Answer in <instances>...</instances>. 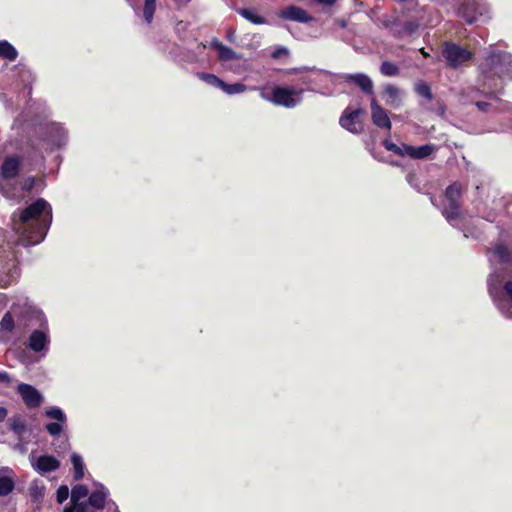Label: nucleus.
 <instances>
[{"label": "nucleus", "mask_w": 512, "mask_h": 512, "mask_svg": "<svg viewBox=\"0 0 512 512\" xmlns=\"http://www.w3.org/2000/svg\"><path fill=\"white\" fill-rule=\"evenodd\" d=\"M344 82L358 86L361 89V91L367 95L374 94L373 82L366 74H346L344 76Z\"/></svg>", "instance_id": "nucleus-12"}, {"label": "nucleus", "mask_w": 512, "mask_h": 512, "mask_svg": "<svg viewBox=\"0 0 512 512\" xmlns=\"http://www.w3.org/2000/svg\"><path fill=\"white\" fill-rule=\"evenodd\" d=\"M212 47L218 51V58L222 61H229L236 58L235 52L230 47L225 46L218 40L211 43Z\"/></svg>", "instance_id": "nucleus-21"}, {"label": "nucleus", "mask_w": 512, "mask_h": 512, "mask_svg": "<svg viewBox=\"0 0 512 512\" xmlns=\"http://www.w3.org/2000/svg\"><path fill=\"white\" fill-rule=\"evenodd\" d=\"M14 328V320L12 318V315L10 312H7L1 322H0V329L1 331H5V332H11Z\"/></svg>", "instance_id": "nucleus-38"}, {"label": "nucleus", "mask_w": 512, "mask_h": 512, "mask_svg": "<svg viewBox=\"0 0 512 512\" xmlns=\"http://www.w3.org/2000/svg\"><path fill=\"white\" fill-rule=\"evenodd\" d=\"M434 149L435 147L432 144H425L419 147L404 144L405 155L412 159H425L432 154Z\"/></svg>", "instance_id": "nucleus-17"}, {"label": "nucleus", "mask_w": 512, "mask_h": 512, "mask_svg": "<svg viewBox=\"0 0 512 512\" xmlns=\"http://www.w3.org/2000/svg\"><path fill=\"white\" fill-rule=\"evenodd\" d=\"M399 67L390 61H383L380 65V73L384 76L393 77L399 74Z\"/></svg>", "instance_id": "nucleus-31"}, {"label": "nucleus", "mask_w": 512, "mask_h": 512, "mask_svg": "<svg viewBox=\"0 0 512 512\" xmlns=\"http://www.w3.org/2000/svg\"><path fill=\"white\" fill-rule=\"evenodd\" d=\"M488 291L498 310L507 318H512V280L505 282L503 289L489 284Z\"/></svg>", "instance_id": "nucleus-6"}, {"label": "nucleus", "mask_w": 512, "mask_h": 512, "mask_svg": "<svg viewBox=\"0 0 512 512\" xmlns=\"http://www.w3.org/2000/svg\"><path fill=\"white\" fill-rule=\"evenodd\" d=\"M421 52H422V54L424 55V57H427V56L429 55L428 53H426V52L424 51V49H421Z\"/></svg>", "instance_id": "nucleus-51"}, {"label": "nucleus", "mask_w": 512, "mask_h": 512, "mask_svg": "<svg viewBox=\"0 0 512 512\" xmlns=\"http://www.w3.org/2000/svg\"><path fill=\"white\" fill-rule=\"evenodd\" d=\"M288 54V50L284 47H281L279 49H276L273 53H272V57L275 58V59H278L280 58L282 55H287Z\"/></svg>", "instance_id": "nucleus-45"}, {"label": "nucleus", "mask_w": 512, "mask_h": 512, "mask_svg": "<svg viewBox=\"0 0 512 512\" xmlns=\"http://www.w3.org/2000/svg\"><path fill=\"white\" fill-rule=\"evenodd\" d=\"M60 467V461L52 455H44L38 457L35 463V469L40 474L53 472Z\"/></svg>", "instance_id": "nucleus-16"}, {"label": "nucleus", "mask_w": 512, "mask_h": 512, "mask_svg": "<svg viewBox=\"0 0 512 512\" xmlns=\"http://www.w3.org/2000/svg\"><path fill=\"white\" fill-rule=\"evenodd\" d=\"M106 497L107 494L104 491L96 490L89 494L86 502L95 509H103L106 504Z\"/></svg>", "instance_id": "nucleus-23"}, {"label": "nucleus", "mask_w": 512, "mask_h": 512, "mask_svg": "<svg viewBox=\"0 0 512 512\" xmlns=\"http://www.w3.org/2000/svg\"><path fill=\"white\" fill-rule=\"evenodd\" d=\"M364 113L365 111L362 108L351 110L348 107L343 111L339 119V124L347 131L353 134H359L363 131V124L359 120V117Z\"/></svg>", "instance_id": "nucleus-9"}, {"label": "nucleus", "mask_w": 512, "mask_h": 512, "mask_svg": "<svg viewBox=\"0 0 512 512\" xmlns=\"http://www.w3.org/2000/svg\"><path fill=\"white\" fill-rule=\"evenodd\" d=\"M28 459L32 462V453L28 455Z\"/></svg>", "instance_id": "nucleus-52"}, {"label": "nucleus", "mask_w": 512, "mask_h": 512, "mask_svg": "<svg viewBox=\"0 0 512 512\" xmlns=\"http://www.w3.org/2000/svg\"><path fill=\"white\" fill-rule=\"evenodd\" d=\"M384 94L391 102H394L399 97V89L396 86L389 84L385 87Z\"/></svg>", "instance_id": "nucleus-41"}, {"label": "nucleus", "mask_w": 512, "mask_h": 512, "mask_svg": "<svg viewBox=\"0 0 512 512\" xmlns=\"http://www.w3.org/2000/svg\"><path fill=\"white\" fill-rule=\"evenodd\" d=\"M50 109L42 100H34V171L44 172V153L63 148L68 141L65 127L49 120Z\"/></svg>", "instance_id": "nucleus-1"}, {"label": "nucleus", "mask_w": 512, "mask_h": 512, "mask_svg": "<svg viewBox=\"0 0 512 512\" xmlns=\"http://www.w3.org/2000/svg\"><path fill=\"white\" fill-rule=\"evenodd\" d=\"M20 161L16 157H8L2 164V175L4 178H14L19 171Z\"/></svg>", "instance_id": "nucleus-19"}, {"label": "nucleus", "mask_w": 512, "mask_h": 512, "mask_svg": "<svg viewBox=\"0 0 512 512\" xmlns=\"http://www.w3.org/2000/svg\"><path fill=\"white\" fill-rule=\"evenodd\" d=\"M18 392L22 396L27 407H32V385L29 384H19Z\"/></svg>", "instance_id": "nucleus-33"}, {"label": "nucleus", "mask_w": 512, "mask_h": 512, "mask_svg": "<svg viewBox=\"0 0 512 512\" xmlns=\"http://www.w3.org/2000/svg\"><path fill=\"white\" fill-rule=\"evenodd\" d=\"M442 55L447 61V65L454 69L464 62L470 61L473 57L471 51L451 41L443 43Z\"/></svg>", "instance_id": "nucleus-8"}, {"label": "nucleus", "mask_w": 512, "mask_h": 512, "mask_svg": "<svg viewBox=\"0 0 512 512\" xmlns=\"http://www.w3.org/2000/svg\"><path fill=\"white\" fill-rule=\"evenodd\" d=\"M26 345L28 348H32V335H30L26 341Z\"/></svg>", "instance_id": "nucleus-49"}, {"label": "nucleus", "mask_w": 512, "mask_h": 512, "mask_svg": "<svg viewBox=\"0 0 512 512\" xmlns=\"http://www.w3.org/2000/svg\"><path fill=\"white\" fill-rule=\"evenodd\" d=\"M9 429L21 439L28 431V418L22 414H15L8 419Z\"/></svg>", "instance_id": "nucleus-15"}, {"label": "nucleus", "mask_w": 512, "mask_h": 512, "mask_svg": "<svg viewBox=\"0 0 512 512\" xmlns=\"http://www.w3.org/2000/svg\"><path fill=\"white\" fill-rule=\"evenodd\" d=\"M66 422H51L46 424L45 428L51 436H58L63 431V425Z\"/></svg>", "instance_id": "nucleus-39"}, {"label": "nucleus", "mask_w": 512, "mask_h": 512, "mask_svg": "<svg viewBox=\"0 0 512 512\" xmlns=\"http://www.w3.org/2000/svg\"><path fill=\"white\" fill-rule=\"evenodd\" d=\"M43 402L42 394L34 388V408L39 407Z\"/></svg>", "instance_id": "nucleus-44"}, {"label": "nucleus", "mask_w": 512, "mask_h": 512, "mask_svg": "<svg viewBox=\"0 0 512 512\" xmlns=\"http://www.w3.org/2000/svg\"><path fill=\"white\" fill-rule=\"evenodd\" d=\"M385 27L390 30V33L393 37L397 39H402L406 36H412L415 34L420 24L417 20H408L401 24L398 20H394L388 23H385Z\"/></svg>", "instance_id": "nucleus-10"}, {"label": "nucleus", "mask_w": 512, "mask_h": 512, "mask_svg": "<svg viewBox=\"0 0 512 512\" xmlns=\"http://www.w3.org/2000/svg\"><path fill=\"white\" fill-rule=\"evenodd\" d=\"M34 325L41 329H34V362L38 361L35 354L49 350V335L47 329V319L45 314L34 307Z\"/></svg>", "instance_id": "nucleus-7"}, {"label": "nucleus", "mask_w": 512, "mask_h": 512, "mask_svg": "<svg viewBox=\"0 0 512 512\" xmlns=\"http://www.w3.org/2000/svg\"><path fill=\"white\" fill-rule=\"evenodd\" d=\"M52 207L43 198L34 199V246L41 243L52 224Z\"/></svg>", "instance_id": "nucleus-3"}, {"label": "nucleus", "mask_w": 512, "mask_h": 512, "mask_svg": "<svg viewBox=\"0 0 512 512\" xmlns=\"http://www.w3.org/2000/svg\"><path fill=\"white\" fill-rule=\"evenodd\" d=\"M19 449H20L22 452L26 451V447H25L24 445H19Z\"/></svg>", "instance_id": "nucleus-50"}, {"label": "nucleus", "mask_w": 512, "mask_h": 512, "mask_svg": "<svg viewBox=\"0 0 512 512\" xmlns=\"http://www.w3.org/2000/svg\"><path fill=\"white\" fill-rule=\"evenodd\" d=\"M414 92L418 96L426 99L427 101L433 100V93H432L431 87L427 82H425L423 80H420L415 83Z\"/></svg>", "instance_id": "nucleus-26"}, {"label": "nucleus", "mask_w": 512, "mask_h": 512, "mask_svg": "<svg viewBox=\"0 0 512 512\" xmlns=\"http://www.w3.org/2000/svg\"><path fill=\"white\" fill-rule=\"evenodd\" d=\"M0 56L9 61H14L17 58V51L7 41H1L0 42Z\"/></svg>", "instance_id": "nucleus-28"}, {"label": "nucleus", "mask_w": 512, "mask_h": 512, "mask_svg": "<svg viewBox=\"0 0 512 512\" xmlns=\"http://www.w3.org/2000/svg\"><path fill=\"white\" fill-rule=\"evenodd\" d=\"M12 229L17 235V243L29 247L32 244V204L12 214Z\"/></svg>", "instance_id": "nucleus-4"}, {"label": "nucleus", "mask_w": 512, "mask_h": 512, "mask_svg": "<svg viewBox=\"0 0 512 512\" xmlns=\"http://www.w3.org/2000/svg\"><path fill=\"white\" fill-rule=\"evenodd\" d=\"M156 10V0H145L143 7V17L147 24H151Z\"/></svg>", "instance_id": "nucleus-29"}, {"label": "nucleus", "mask_w": 512, "mask_h": 512, "mask_svg": "<svg viewBox=\"0 0 512 512\" xmlns=\"http://www.w3.org/2000/svg\"><path fill=\"white\" fill-rule=\"evenodd\" d=\"M475 106L478 108L479 111L482 112H489L491 108V104L484 101L475 102Z\"/></svg>", "instance_id": "nucleus-43"}, {"label": "nucleus", "mask_w": 512, "mask_h": 512, "mask_svg": "<svg viewBox=\"0 0 512 512\" xmlns=\"http://www.w3.org/2000/svg\"><path fill=\"white\" fill-rule=\"evenodd\" d=\"M0 382H10L9 374L6 372H0Z\"/></svg>", "instance_id": "nucleus-46"}, {"label": "nucleus", "mask_w": 512, "mask_h": 512, "mask_svg": "<svg viewBox=\"0 0 512 512\" xmlns=\"http://www.w3.org/2000/svg\"><path fill=\"white\" fill-rule=\"evenodd\" d=\"M382 145L387 151L393 152L394 154L398 156H404L405 150H404V144L402 147H399L397 144L392 142L390 139H384L382 142Z\"/></svg>", "instance_id": "nucleus-37"}, {"label": "nucleus", "mask_w": 512, "mask_h": 512, "mask_svg": "<svg viewBox=\"0 0 512 512\" xmlns=\"http://www.w3.org/2000/svg\"><path fill=\"white\" fill-rule=\"evenodd\" d=\"M7 467H0V496H7L14 489V480L11 476L4 473H11Z\"/></svg>", "instance_id": "nucleus-18"}, {"label": "nucleus", "mask_w": 512, "mask_h": 512, "mask_svg": "<svg viewBox=\"0 0 512 512\" xmlns=\"http://www.w3.org/2000/svg\"><path fill=\"white\" fill-rule=\"evenodd\" d=\"M316 2L322 5L331 6L336 2V0H316Z\"/></svg>", "instance_id": "nucleus-48"}, {"label": "nucleus", "mask_w": 512, "mask_h": 512, "mask_svg": "<svg viewBox=\"0 0 512 512\" xmlns=\"http://www.w3.org/2000/svg\"><path fill=\"white\" fill-rule=\"evenodd\" d=\"M45 186L44 178L41 177H35L34 176V193H39L43 190Z\"/></svg>", "instance_id": "nucleus-42"}, {"label": "nucleus", "mask_w": 512, "mask_h": 512, "mask_svg": "<svg viewBox=\"0 0 512 512\" xmlns=\"http://www.w3.org/2000/svg\"><path fill=\"white\" fill-rule=\"evenodd\" d=\"M33 495H34V499H35L36 498V488L35 487H34Z\"/></svg>", "instance_id": "nucleus-53"}, {"label": "nucleus", "mask_w": 512, "mask_h": 512, "mask_svg": "<svg viewBox=\"0 0 512 512\" xmlns=\"http://www.w3.org/2000/svg\"><path fill=\"white\" fill-rule=\"evenodd\" d=\"M197 77L207 83L210 86L218 87L221 89V86L223 84V80L220 79L218 76L212 74V73H206V72H198Z\"/></svg>", "instance_id": "nucleus-30"}, {"label": "nucleus", "mask_w": 512, "mask_h": 512, "mask_svg": "<svg viewBox=\"0 0 512 512\" xmlns=\"http://www.w3.org/2000/svg\"><path fill=\"white\" fill-rule=\"evenodd\" d=\"M89 496V490L87 486L82 484L75 485L71 490L70 504L81 503L82 499Z\"/></svg>", "instance_id": "nucleus-25"}, {"label": "nucleus", "mask_w": 512, "mask_h": 512, "mask_svg": "<svg viewBox=\"0 0 512 512\" xmlns=\"http://www.w3.org/2000/svg\"><path fill=\"white\" fill-rule=\"evenodd\" d=\"M494 255L498 258L501 263H508L511 258L509 249L504 244H497L494 247Z\"/></svg>", "instance_id": "nucleus-32"}, {"label": "nucleus", "mask_w": 512, "mask_h": 512, "mask_svg": "<svg viewBox=\"0 0 512 512\" xmlns=\"http://www.w3.org/2000/svg\"><path fill=\"white\" fill-rule=\"evenodd\" d=\"M221 90L229 95L239 94L246 90V86L243 83L228 84L223 81Z\"/></svg>", "instance_id": "nucleus-34"}, {"label": "nucleus", "mask_w": 512, "mask_h": 512, "mask_svg": "<svg viewBox=\"0 0 512 512\" xmlns=\"http://www.w3.org/2000/svg\"><path fill=\"white\" fill-rule=\"evenodd\" d=\"M280 17L285 20L296 21L300 23H307L312 20V17L301 7L290 5L282 10Z\"/></svg>", "instance_id": "nucleus-14"}, {"label": "nucleus", "mask_w": 512, "mask_h": 512, "mask_svg": "<svg viewBox=\"0 0 512 512\" xmlns=\"http://www.w3.org/2000/svg\"><path fill=\"white\" fill-rule=\"evenodd\" d=\"M89 506L87 502L69 504L63 508V512H95Z\"/></svg>", "instance_id": "nucleus-36"}, {"label": "nucleus", "mask_w": 512, "mask_h": 512, "mask_svg": "<svg viewBox=\"0 0 512 512\" xmlns=\"http://www.w3.org/2000/svg\"><path fill=\"white\" fill-rule=\"evenodd\" d=\"M71 463L74 470V479L76 481L81 480L84 477V463L82 457L76 453H73L71 455Z\"/></svg>", "instance_id": "nucleus-27"}, {"label": "nucleus", "mask_w": 512, "mask_h": 512, "mask_svg": "<svg viewBox=\"0 0 512 512\" xmlns=\"http://www.w3.org/2000/svg\"><path fill=\"white\" fill-rule=\"evenodd\" d=\"M303 99V89L292 86H275L267 100L277 106L294 108Z\"/></svg>", "instance_id": "nucleus-5"}, {"label": "nucleus", "mask_w": 512, "mask_h": 512, "mask_svg": "<svg viewBox=\"0 0 512 512\" xmlns=\"http://www.w3.org/2000/svg\"><path fill=\"white\" fill-rule=\"evenodd\" d=\"M69 488L67 485H60L56 491V501L58 504L64 503L69 497Z\"/></svg>", "instance_id": "nucleus-40"}, {"label": "nucleus", "mask_w": 512, "mask_h": 512, "mask_svg": "<svg viewBox=\"0 0 512 512\" xmlns=\"http://www.w3.org/2000/svg\"><path fill=\"white\" fill-rule=\"evenodd\" d=\"M8 415V411L4 407H0V422L4 421Z\"/></svg>", "instance_id": "nucleus-47"}, {"label": "nucleus", "mask_w": 512, "mask_h": 512, "mask_svg": "<svg viewBox=\"0 0 512 512\" xmlns=\"http://www.w3.org/2000/svg\"><path fill=\"white\" fill-rule=\"evenodd\" d=\"M45 416L51 419H55L58 422H66L67 417L64 412L56 406L50 407L45 411Z\"/></svg>", "instance_id": "nucleus-35"}, {"label": "nucleus", "mask_w": 512, "mask_h": 512, "mask_svg": "<svg viewBox=\"0 0 512 512\" xmlns=\"http://www.w3.org/2000/svg\"><path fill=\"white\" fill-rule=\"evenodd\" d=\"M237 12L242 16L244 17L246 20H248L249 22L253 23V24H256V25H261V24H265L267 22L266 18L263 17V16H260L258 15L254 9H250V8H240L237 10Z\"/></svg>", "instance_id": "nucleus-24"}, {"label": "nucleus", "mask_w": 512, "mask_h": 512, "mask_svg": "<svg viewBox=\"0 0 512 512\" xmlns=\"http://www.w3.org/2000/svg\"><path fill=\"white\" fill-rule=\"evenodd\" d=\"M461 204L448 203V205L442 211L443 216L447 222L454 226V222L461 216Z\"/></svg>", "instance_id": "nucleus-22"}, {"label": "nucleus", "mask_w": 512, "mask_h": 512, "mask_svg": "<svg viewBox=\"0 0 512 512\" xmlns=\"http://www.w3.org/2000/svg\"><path fill=\"white\" fill-rule=\"evenodd\" d=\"M462 186L459 182H453L445 190L448 203L461 204Z\"/></svg>", "instance_id": "nucleus-20"}, {"label": "nucleus", "mask_w": 512, "mask_h": 512, "mask_svg": "<svg viewBox=\"0 0 512 512\" xmlns=\"http://www.w3.org/2000/svg\"><path fill=\"white\" fill-rule=\"evenodd\" d=\"M478 83L482 95L489 99L500 100L504 93L502 80H512V54L506 51H492L478 66Z\"/></svg>", "instance_id": "nucleus-2"}, {"label": "nucleus", "mask_w": 512, "mask_h": 512, "mask_svg": "<svg viewBox=\"0 0 512 512\" xmlns=\"http://www.w3.org/2000/svg\"><path fill=\"white\" fill-rule=\"evenodd\" d=\"M479 5L475 0H464L457 9V15L466 23L473 24L477 20Z\"/></svg>", "instance_id": "nucleus-13"}, {"label": "nucleus", "mask_w": 512, "mask_h": 512, "mask_svg": "<svg viewBox=\"0 0 512 512\" xmlns=\"http://www.w3.org/2000/svg\"><path fill=\"white\" fill-rule=\"evenodd\" d=\"M371 118L375 126L390 131L392 123L384 108L377 104L375 99L371 102Z\"/></svg>", "instance_id": "nucleus-11"}]
</instances>
